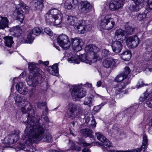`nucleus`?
<instances>
[{
  "label": "nucleus",
  "instance_id": "obj_34",
  "mask_svg": "<svg viewBox=\"0 0 152 152\" xmlns=\"http://www.w3.org/2000/svg\"><path fill=\"white\" fill-rule=\"evenodd\" d=\"M131 54L130 50H127L122 53L121 55V58L125 61H128L130 59Z\"/></svg>",
  "mask_w": 152,
  "mask_h": 152
},
{
  "label": "nucleus",
  "instance_id": "obj_13",
  "mask_svg": "<svg viewBox=\"0 0 152 152\" xmlns=\"http://www.w3.org/2000/svg\"><path fill=\"white\" fill-rule=\"evenodd\" d=\"M67 107L69 110L68 116L69 117L73 119L78 116L77 113H75V112L77 110H80V108L76 104L74 103H70L68 104Z\"/></svg>",
  "mask_w": 152,
  "mask_h": 152
},
{
  "label": "nucleus",
  "instance_id": "obj_53",
  "mask_svg": "<svg viewBox=\"0 0 152 152\" xmlns=\"http://www.w3.org/2000/svg\"><path fill=\"white\" fill-rule=\"evenodd\" d=\"M83 86H84V87H86V88H90V89H92V85L90 83H87L86 84H85Z\"/></svg>",
  "mask_w": 152,
  "mask_h": 152
},
{
  "label": "nucleus",
  "instance_id": "obj_22",
  "mask_svg": "<svg viewBox=\"0 0 152 152\" xmlns=\"http://www.w3.org/2000/svg\"><path fill=\"white\" fill-rule=\"evenodd\" d=\"M78 4L77 0H66L64 4V7L68 10H72L75 9Z\"/></svg>",
  "mask_w": 152,
  "mask_h": 152
},
{
  "label": "nucleus",
  "instance_id": "obj_7",
  "mask_svg": "<svg viewBox=\"0 0 152 152\" xmlns=\"http://www.w3.org/2000/svg\"><path fill=\"white\" fill-rule=\"evenodd\" d=\"M129 81L127 83L120 82L117 83L115 86L114 89V92L111 94V95L114 98H119L121 95H123L127 92L126 90H124L126 86L129 84Z\"/></svg>",
  "mask_w": 152,
  "mask_h": 152
},
{
  "label": "nucleus",
  "instance_id": "obj_6",
  "mask_svg": "<svg viewBox=\"0 0 152 152\" xmlns=\"http://www.w3.org/2000/svg\"><path fill=\"white\" fill-rule=\"evenodd\" d=\"M101 27L103 29L110 30L112 29L115 25L114 19L112 18L110 15H107L103 17L99 21Z\"/></svg>",
  "mask_w": 152,
  "mask_h": 152
},
{
  "label": "nucleus",
  "instance_id": "obj_52",
  "mask_svg": "<svg viewBox=\"0 0 152 152\" xmlns=\"http://www.w3.org/2000/svg\"><path fill=\"white\" fill-rule=\"evenodd\" d=\"M46 105V103L44 102H39L37 103V106L38 107L41 108V106H45Z\"/></svg>",
  "mask_w": 152,
  "mask_h": 152
},
{
  "label": "nucleus",
  "instance_id": "obj_26",
  "mask_svg": "<svg viewBox=\"0 0 152 152\" xmlns=\"http://www.w3.org/2000/svg\"><path fill=\"white\" fill-rule=\"evenodd\" d=\"M96 135L97 139L104 143V144L108 147H112L113 146L112 144L109 140L107 139L102 134L99 132L96 133Z\"/></svg>",
  "mask_w": 152,
  "mask_h": 152
},
{
  "label": "nucleus",
  "instance_id": "obj_33",
  "mask_svg": "<svg viewBox=\"0 0 152 152\" xmlns=\"http://www.w3.org/2000/svg\"><path fill=\"white\" fill-rule=\"evenodd\" d=\"M44 0H38L37 2L34 1L32 2V4H34V6L36 10H41L43 7V2Z\"/></svg>",
  "mask_w": 152,
  "mask_h": 152
},
{
  "label": "nucleus",
  "instance_id": "obj_28",
  "mask_svg": "<svg viewBox=\"0 0 152 152\" xmlns=\"http://www.w3.org/2000/svg\"><path fill=\"white\" fill-rule=\"evenodd\" d=\"M122 43L121 42L117 41L113 42L112 45L113 51L116 53L121 52L122 48Z\"/></svg>",
  "mask_w": 152,
  "mask_h": 152
},
{
  "label": "nucleus",
  "instance_id": "obj_1",
  "mask_svg": "<svg viewBox=\"0 0 152 152\" xmlns=\"http://www.w3.org/2000/svg\"><path fill=\"white\" fill-rule=\"evenodd\" d=\"M39 121L38 118L33 117L31 119L29 118L24 131V137L21 140L19 148H26L27 152H37L38 151L34 148H31L27 149L28 147L33 143L37 142L43 139L48 142H52L51 135L45 133V126L43 124L39 123Z\"/></svg>",
  "mask_w": 152,
  "mask_h": 152
},
{
  "label": "nucleus",
  "instance_id": "obj_47",
  "mask_svg": "<svg viewBox=\"0 0 152 152\" xmlns=\"http://www.w3.org/2000/svg\"><path fill=\"white\" fill-rule=\"evenodd\" d=\"M147 105L149 107H152V97L148 99L146 102Z\"/></svg>",
  "mask_w": 152,
  "mask_h": 152
},
{
  "label": "nucleus",
  "instance_id": "obj_17",
  "mask_svg": "<svg viewBox=\"0 0 152 152\" xmlns=\"http://www.w3.org/2000/svg\"><path fill=\"white\" fill-rule=\"evenodd\" d=\"M71 44L74 50L75 51L80 50L82 49V46L84 42L79 37H75L71 39Z\"/></svg>",
  "mask_w": 152,
  "mask_h": 152
},
{
  "label": "nucleus",
  "instance_id": "obj_16",
  "mask_svg": "<svg viewBox=\"0 0 152 152\" xmlns=\"http://www.w3.org/2000/svg\"><path fill=\"white\" fill-rule=\"evenodd\" d=\"M133 3L129 6V9L131 11L137 12L143 6V3L145 0H132Z\"/></svg>",
  "mask_w": 152,
  "mask_h": 152
},
{
  "label": "nucleus",
  "instance_id": "obj_43",
  "mask_svg": "<svg viewBox=\"0 0 152 152\" xmlns=\"http://www.w3.org/2000/svg\"><path fill=\"white\" fill-rule=\"evenodd\" d=\"M78 143L81 145L84 146H87L90 145L89 143H86L84 140L83 139L79 140Z\"/></svg>",
  "mask_w": 152,
  "mask_h": 152
},
{
  "label": "nucleus",
  "instance_id": "obj_8",
  "mask_svg": "<svg viewBox=\"0 0 152 152\" xmlns=\"http://www.w3.org/2000/svg\"><path fill=\"white\" fill-rule=\"evenodd\" d=\"M70 90H72L71 95L73 99L75 101L77 100L78 98L83 97L86 94V90L81 88L80 85L72 86L70 88Z\"/></svg>",
  "mask_w": 152,
  "mask_h": 152
},
{
  "label": "nucleus",
  "instance_id": "obj_12",
  "mask_svg": "<svg viewBox=\"0 0 152 152\" xmlns=\"http://www.w3.org/2000/svg\"><path fill=\"white\" fill-rule=\"evenodd\" d=\"M90 3L87 1H81L78 7L79 12L83 14L87 13L90 11Z\"/></svg>",
  "mask_w": 152,
  "mask_h": 152
},
{
  "label": "nucleus",
  "instance_id": "obj_5",
  "mask_svg": "<svg viewBox=\"0 0 152 152\" xmlns=\"http://www.w3.org/2000/svg\"><path fill=\"white\" fill-rule=\"evenodd\" d=\"M85 51L87 53L88 55L89 54V56H87L85 54L79 55L77 56L79 61H81L82 62H84L86 64H91L92 63L95 62L96 60H94L97 58L96 56V53L99 50V49L95 45H90L87 46L85 48Z\"/></svg>",
  "mask_w": 152,
  "mask_h": 152
},
{
  "label": "nucleus",
  "instance_id": "obj_61",
  "mask_svg": "<svg viewBox=\"0 0 152 152\" xmlns=\"http://www.w3.org/2000/svg\"><path fill=\"white\" fill-rule=\"evenodd\" d=\"M54 47H55L58 50H59V48H59V46H56V45H54Z\"/></svg>",
  "mask_w": 152,
  "mask_h": 152
},
{
  "label": "nucleus",
  "instance_id": "obj_40",
  "mask_svg": "<svg viewBox=\"0 0 152 152\" xmlns=\"http://www.w3.org/2000/svg\"><path fill=\"white\" fill-rule=\"evenodd\" d=\"M152 93V88L150 87L147 88L146 92L144 94L143 97L146 99L149 94Z\"/></svg>",
  "mask_w": 152,
  "mask_h": 152
},
{
  "label": "nucleus",
  "instance_id": "obj_44",
  "mask_svg": "<svg viewBox=\"0 0 152 152\" xmlns=\"http://www.w3.org/2000/svg\"><path fill=\"white\" fill-rule=\"evenodd\" d=\"M44 31L47 34L50 36H51L53 35V33L52 31L48 28H45L44 29Z\"/></svg>",
  "mask_w": 152,
  "mask_h": 152
},
{
  "label": "nucleus",
  "instance_id": "obj_10",
  "mask_svg": "<svg viewBox=\"0 0 152 152\" xmlns=\"http://www.w3.org/2000/svg\"><path fill=\"white\" fill-rule=\"evenodd\" d=\"M22 8L26 12H28L29 10V7L23 2L20 3L17 5L16 8L17 12V18L21 23L23 22L24 18L23 14Z\"/></svg>",
  "mask_w": 152,
  "mask_h": 152
},
{
  "label": "nucleus",
  "instance_id": "obj_29",
  "mask_svg": "<svg viewBox=\"0 0 152 152\" xmlns=\"http://www.w3.org/2000/svg\"><path fill=\"white\" fill-rule=\"evenodd\" d=\"M58 64H55L52 66L48 67L47 70L50 74L56 76L58 74Z\"/></svg>",
  "mask_w": 152,
  "mask_h": 152
},
{
  "label": "nucleus",
  "instance_id": "obj_25",
  "mask_svg": "<svg viewBox=\"0 0 152 152\" xmlns=\"http://www.w3.org/2000/svg\"><path fill=\"white\" fill-rule=\"evenodd\" d=\"M118 60L112 58H107L103 63V66L106 68H109L111 65L116 66Z\"/></svg>",
  "mask_w": 152,
  "mask_h": 152
},
{
  "label": "nucleus",
  "instance_id": "obj_63",
  "mask_svg": "<svg viewBox=\"0 0 152 152\" xmlns=\"http://www.w3.org/2000/svg\"><path fill=\"white\" fill-rule=\"evenodd\" d=\"M71 124L73 126H74L75 124V123L73 121L71 122Z\"/></svg>",
  "mask_w": 152,
  "mask_h": 152
},
{
  "label": "nucleus",
  "instance_id": "obj_50",
  "mask_svg": "<svg viewBox=\"0 0 152 152\" xmlns=\"http://www.w3.org/2000/svg\"><path fill=\"white\" fill-rule=\"evenodd\" d=\"M91 122V123L90 126V127L91 128L94 129L96 127V123L95 122V120L94 119H92Z\"/></svg>",
  "mask_w": 152,
  "mask_h": 152
},
{
  "label": "nucleus",
  "instance_id": "obj_27",
  "mask_svg": "<svg viewBox=\"0 0 152 152\" xmlns=\"http://www.w3.org/2000/svg\"><path fill=\"white\" fill-rule=\"evenodd\" d=\"M17 91L22 94L26 95L28 93V90L26 85L23 82L17 83L16 86Z\"/></svg>",
  "mask_w": 152,
  "mask_h": 152
},
{
  "label": "nucleus",
  "instance_id": "obj_30",
  "mask_svg": "<svg viewBox=\"0 0 152 152\" xmlns=\"http://www.w3.org/2000/svg\"><path fill=\"white\" fill-rule=\"evenodd\" d=\"M9 20L7 18L0 16V29H4L8 27Z\"/></svg>",
  "mask_w": 152,
  "mask_h": 152
},
{
  "label": "nucleus",
  "instance_id": "obj_49",
  "mask_svg": "<svg viewBox=\"0 0 152 152\" xmlns=\"http://www.w3.org/2000/svg\"><path fill=\"white\" fill-rule=\"evenodd\" d=\"M91 26L90 24L86 25V23L85 24V32L90 31L91 28Z\"/></svg>",
  "mask_w": 152,
  "mask_h": 152
},
{
  "label": "nucleus",
  "instance_id": "obj_21",
  "mask_svg": "<svg viewBox=\"0 0 152 152\" xmlns=\"http://www.w3.org/2000/svg\"><path fill=\"white\" fill-rule=\"evenodd\" d=\"M124 2L120 1L119 0H111L109 4L110 9L113 11L118 10L122 7Z\"/></svg>",
  "mask_w": 152,
  "mask_h": 152
},
{
  "label": "nucleus",
  "instance_id": "obj_32",
  "mask_svg": "<svg viewBox=\"0 0 152 152\" xmlns=\"http://www.w3.org/2000/svg\"><path fill=\"white\" fill-rule=\"evenodd\" d=\"M66 25L69 26H74L76 24L77 19L75 17L72 16H66Z\"/></svg>",
  "mask_w": 152,
  "mask_h": 152
},
{
  "label": "nucleus",
  "instance_id": "obj_51",
  "mask_svg": "<svg viewBox=\"0 0 152 152\" xmlns=\"http://www.w3.org/2000/svg\"><path fill=\"white\" fill-rule=\"evenodd\" d=\"M147 3L148 7L152 10V0H148Z\"/></svg>",
  "mask_w": 152,
  "mask_h": 152
},
{
  "label": "nucleus",
  "instance_id": "obj_11",
  "mask_svg": "<svg viewBox=\"0 0 152 152\" xmlns=\"http://www.w3.org/2000/svg\"><path fill=\"white\" fill-rule=\"evenodd\" d=\"M57 42L59 45L65 50L68 49L71 45L68 36L64 34L58 36L57 38Z\"/></svg>",
  "mask_w": 152,
  "mask_h": 152
},
{
  "label": "nucleus",
  "instance_id": "obj_59",
  "mask_svg": "<svg viewBox=\"0 0 152 152\" xmlns=\"http://www.w3.org/2000/svg\"><path fill=\"white\" fill-rule=\"evenodd\" d=\"M49 63V62L48 61H45L43 62V64L45 65H47Z\"/></svg>",
  "mask_w": 152,
  "mask_h": 152
},
{
  "label": "nucleus",
  "instance_id": "obj_64",
  "mask_svg": "<svg viewBox=\"0 0 152 152\" xmlns=\"http://www.w3.org/2000/svg\"><path fill=\"white\" fill-rule=\"evenodd\" d=\"M39 64H42V63H43V62L41 60H39Z\"/></svg>",
  "mask_w": 152,
  "mask_h": 152
},
{
  "label": "nucleus",
  "instance_id": "obj_60",
  "mask_svg": "<svg viewBox=\"0 0 152 152\" xmlns=\"http://www.w3.org/2000/svg\"><path fill=\"white\" fill-rule=\"evenodd\" d=\"M57 151H56L54 150H50L48 151L47 152H57Z\"/></svg>",
  "mask_w": 152,
  "mask_h": 152
},
{
  "label": "nucleus",
  "instance_id": "obj_37",
  "mask_svg": "<svg viewBox=\"0 0 152 152\" xmlns=\"http://www.w3.org/2000/svg\"><path fill=\"white\" fill-rule=\"evenodd\" d=\"M83 104L87 105L89 107L93 106L94 105L93 100L91 98H85Z\"/></svg>",
  "mask_w": 152,
  "mask_h": 152
},
{
  "label": "nucleus",
  "instance_id": "obj_35",
  "mask_svg": "<svg viewBox=\"0 0 152 152\" xmlns=\"http://www.w3.org/2000/svg\"><path fill=\"white\" fill-rule=\"evenodd\" d=\"M4 43L6 46L10 47L13 43V38L11 37L6 36L4 38Z\"/></svg>",
  "mask_w": 152,
  "mask_h": 152
},
{
  "label": "nucleus",
  "instance_id": "obj_23",
  "mask_svg": "<svg viewBox=\"0 0 152 152\" xmlns=\"http://www.w3.org/2000/svg\"><path fill=\"white\" fill-rule=\"evenodd\" d=\"M146 55V58H145V60L143 61L142 63L143 67L144 69H145V70L146 71H149L150 72H151L152 71V68H148L150 66L152 67V54L151 56H150L149 58H148L147 57H148L150 55L148 54Z\"/></svg>",
  "mask_w": 152,
  "mask_h": 152
},
{
  "label": "nucleus",
  "instance_id": "obj_56",
  "mask_svg": "<svg viewBox=\"0 0 152 152\" xmlns=\"http://www.w3.org/2000/svg\"><path fill=\"white\" fill-rule=\"evenodd\" d=\"M82 151L83 152H90V150L86 148L83 149Z\"/></svg>",
  "mask_w": 152,
  "mask_h": 152
},
{
  "label": "nucleus",
  "instance_id": "obj_57",
  "mask_svg": "<svg viewBox=\"0 0 152 152\" xmlns=\"http://www.w3.org/2000/svg\"><path fill=\"white\" fill-rule=\"evenodd\" d=\"M102 85V82L100 81H98L96 83V86L98 87H100Z\"/></svg>",
  "mask_w": 152,
  "mask_h": 152
},
{
  "label": "nucleus",
  "instance_id": "obj_2",
  "mask_svg": "<svg viewBox=\"0 0 152 152\" xmlns=\"http://www.w3.org/2000/svg\"><path fill=\"white\" fill-rule=\"evenodd\" d=\"M28 68L31 74L26 78V80L30 86L36 87L38 85V81L37 79L39 77L43 78L44 77V72L36 66L37 64L34 63H29Z\"/></svg>",
  "mask_w": 152,
  "mask_h": 152
},
{
  "label": "nucleus",
  "instance_id": "obj_19",
  "mask_svg": "<svg viewBox=\"0 0 152 152\" xmlns=\"http://www.w3.org/2000/svg\"><path fill=\"white\" fill-rule=\"evenodd\" d=\"M126 34V32L125 31L121 29L117 30L115 32L114 39L115 41L124 43L126 38L125 36Z\"/></svg>",
  "mask_w": 152,
  "mask_h": 152
},
{
  "label": "nucleus",
  "instance_id": "obj_62",
  "mask_svg": "<svg viewBox=\"0 0 152 152\" xmlns=\"http://www.w3.org/2000/svg\"><path fill=\"white\" fill-rule=\"evenodd\" d=\"M44 119H45V120H46L47 121H48V117H46V116L45 117H44Z\"/></svg>",
  "mask_w": 152,
  "mask_h": 152
},
{
  "label": "nucleus",
  "instance_id": "obj_36",
  "mask_svg": "<svg viewBox=\"0 0 152 152\" xmlns=\"http://www.w3.org/2000/svg\"><path fill=\"white\" fill-rule=\"evenodd\" d=\"M82 134L85 137H91L92 135V132L91 130L88 129H84L80 131Z\"/></svg>",
  "mask_w": 152,
  "mask_h": 152
},
{
  "label": "nucleus",
  "instance_id": "obj_45",
  "mask_svg": "<svg viewBox=\"0 0 152 152\" xmlns=\"http://www.w3.org/2000/svg\"><path fill=\"white\" fill-rule=\"evenodd\" d=\"M144 85H145V84L143 83L142 80L140 79L139 80L136 85V88H139L143 86Z\"/></svg>",
  "mask_w": 152,
  "mask_h": 152
},
{
  "label": "nucleus",
  "instance_id": "obj_54",
  "mask_svg": "<svg viewBox=\"0 0 152 152\" xmlns=\"http://www.w3.org/2000/svg\"><path fill=\"white\" fill-rule=\"evenodd\" d=\"M48 108L47 107H46L45 109L44 112L42 114V117H43V115H44V116L45 115H47L48 113Z\"/></svg>",
  "mask_w": 152,
  "mask_h": 152
},
{
  "label": "nucleus",
  "instance_id": "obj_55",
  "mask_svg": "<svg viewBox=\"0 0 152 152\" xmlns=\"http://www.w3.org/2000/svg\"><path fill=\"white\" fill-rule=\"evenodd\" d=\"M85 122L86 123H88L90 120L89 118L88 117H85Z\"/></svg>",
  "mask_w": 152,
  "mask_h": 152
},
{
  "label": "nucleus",
  "instance_id": "obj_18",
  "mask_svg": "<svg viewBox=\"0 0 152 152\" xmlns=\"http://www.w3.org/2000/svg\"><path fill=\"white\" fill-rule=\"evenodd\" d=\"M148 140L147 136L145 134H144L143 136V140L142 145L140 148L137 149H133L130 150L126 151H116L114 150L113 152H140L142 149H145L148 145Z\"/></svg>",
  "mask_w": 152,
  "mask_h": 152
},
{
  "label": "nucleus",
  "instance_id": "obj_14",
  "mask_svg": "<svg viewBox=\"0 0 152 152\" xmlns=\"http://www.w3.org/2000/svg\"><path fill=\"white\" fill-rule=\"evenodd\" d=\"M125 42L129 48H134L137 47L139 42V39L137 36L127 37Z\"/></svg>",
  "mask_w": 152,
  "mask_h": 152
},
{
  "label": "nucleus",
  "instance_id": "obj_3",
  "mask_svg": "<svg viewBox=\"0 0 152 152\" xmlns=\"http://www.w3.org/2000/svg\"><path fill=\"white\" fill-rule=\"evenodd\" d=\"M56 8H53L45 15L46 23L50 26H57L61 23L62 15L59 10L61 5L57 4Z\"/></svg>",
  "mask_w": 152,
  "mask_h": 152
},
{
  "label": "nucleus",
  "instance_id": "obj_41",
  "mask_svg": "<svg viewBox=\"0 0 152 152\" xmlns=\"http://www.w3.org/2000/svg\"><path fill=\"white\" fill-rule=\"evenodd\" d=\"M146 17V14L144 13H140L137 16V19L138 20L141 21Z\"/></svg>",
  "mask_w": 152,
  "mask_h": 152
},
{
  "label": "nucleus",
  "instance_id": "obj_39",
  "mask_svg": "<svg viewBox=\"0 0 152 152\" xmlns=\"http://www.w3.org/2000/svg\"><path fill=\"white\" fill-rule=\"evenodd\" d=\"M69 145H70L69 146L71 149L76 150L77 151H80L81 150V148L80 147H78V148L76 147L75 143L72 141H69Z\"/></svg>",
  "mask_w": 152,
  "mask_h": 152
},
{
  "label": "nucleus",
  "instance_id": "obj_58",
  "mask_svg": "<svg viewBox=\"0 0 152 152\" xmlns=\"http://www.w3.org/2000/svg\"><path fill=\"white\" fill-rule=\"evenodd\" d=\"M146 99L143 96H141L139 99V100L140 101L143 102L145 101Z\"/></svg>",
  "mask_w": 152,
  "mask_h": 152
},
{
  "label": "nucleus",
  "instance_id": "obj_42",
  "mask_svg": "<svg viewBox=\"0 0 152 152\" xmlns=\"http://www.w3.org/2000/svg\"><path fill=\"white\" fill-rule=\"evenodd\" d=\"M110 54V53L108 50L106 49H103L102 50V55L103 56L106 57L109 56Z\"/></svg>",
  "mask_w": 152,
  "mask_h": 152
},
{
  "label": "nucleus",
  "instance_id": "obj_20",
  "mask_svg": "<svg viewBox=\"0 0 152 152\" xmlns=\"http://www.w3.org/2000/svg\"><path fill=\"white\" fill-rule=\"evenodd\" d=\"M20 131L18 130L14 131L11 135L5 138V141H7V143L12 144L15 143L19 139Z\"/></svg>",
  "mask_w": 152,
  "mask_h": 152
},
{
  "label": "nucleus",
  "instance_id": "obj_15",
  "mask_svg": "<svg viewBox=\"0 0 152 152\" xmlns=\"http://www.w3.org/2000/svg\"><path fill=\"white\" fill-rule=\"evenodd\" d=\"M41 33V30L39 28L37 27L34 28L32 31L29 32L25 42L28 43H31L34 39V35L38 36Z\"/></svg>",
  "mask_w": 152,
  "mask_h": 152
},
{
  "label": "nucleus",
  "instance_id": "obj_31",
  "mask_svg": "<svg viewBox=\"0 0 152 152\" xmlns=\"http://www.w3.org/2000/svg\"><path fill=\"white\" fill-rule=\"evenodd\" d=\"M10 31L13 33L12 35L16 37H20L22 32V29L19 26H16L11 28Z\"/></svg>",
  "mask_w": 152,
  "mask_h": 152
},
{
  "label": "nucleus",
  "instance_id": "obj_9",
  "mask_svg": "<svg viewBox=\"0 0 152 152\" xmlns=\"http://www.w3.org/2000/svg\"><path fill=\"white\" fill-rule=\"evenodd\" d=\"M130 72V70L129 67L128 66L126 67L124 72L116 76L114 79L115 81L118 83H127V81H129V83H130L131 81V79L128 77V76Z\"/></svg>",
  "mask_w": 152,
  "mask_h": 152
},
{
  "label": "nucleus",
  "instance_id": "obj_4",
  "mask_svg": "<svg viewBox=\"0 0 152 152\" xmlns=\"http://www.w3.org/2000/svg\"><path fill=\"white\" fill-rule=\"evenodd\" d=\"M15 100L16 104L18 106L22 107V112L23 113H28L27 120L26 122H24L26 126L29 118L31 119L33 117L34 110L32 108V105L29 102L26 101L25 98L20 95L15 94Z\"/></svg>",
  "mask_w": 152,
  "mask_h": 152
},
{
  "label": "nucleus",
  "instance_id": "obj_46",
  "mask_svg": "<svg viewBox=\"0 0 152 152\" xmlns=\"http://www.w3.org/2000/svg\"><path fill=\"white\" fill-rule=\"evenodd\" d=\"M126 32V34H131L133 32L134 30L130 27H128L126 28V30H124Z\"/></svg>",
  "mask_w": 152,
  "mask_h": 152
},
{
  "label": "nucleus",
  "instance_id": "obj_48",
  "mask_svg": "<svg viewBox=\"0 0 152 152\" xmlns=\"http://www.w3.org/2000/svg\"><path fill=\"white\" fill-rule=\"evenodd\" d=\"M106 104V103L104 102L102 103L100 105H98L94 107V109L95 111H97V109L98 110H100L101 107L103 106L104 105Z\"/></svg>",
  "mask_w": 152,
  "mask_h": 152
},
{
  "label": "nucleus",
  "instance_id": "obj_24",
  "mask_svg": "<svg viewBox=\"0 0 152 152\" xmlns=\"http://www.w3.org/2000/svg\"><path fill=\"white\" fill-rule=\"evenodd\" d=\"M86 23V21L84 20H82L77 23H76L75 25V28L78 33L84 34L85 33V26Z\"/></svg>",
  "mask_w": 152,
  "mask_h": 152
},
{
  "label": "nucleus",
  "instance_id": "obj_38",
  "mask_svg": "<svg viewBox=\"0 0 152 152\" xmlns=\"http://www.w3.org/2000/svg\"><path fill=\"white\" fill-rule=\"evenodd\" d=\"M77 56H78L72 57L69 58L68 59L69 62L70 63H73L78 64L80 62V61L77 57Z\"/></svg>",
  "mask_w": 152,
  "mask_h": 152
}]
</instances>
